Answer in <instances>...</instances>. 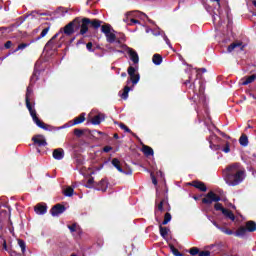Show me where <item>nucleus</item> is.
<instances>
[{
    "mask_svg": "<svg viewBox=\"0 0 256 256\" xmlns=\"http://www.w3.org/2000/svg\"><path fill=\"white\" fill-rule=\"evenodd\" d=\"M224 180L230 187H237L245 179V170L239 163L229 165L223 172Z\"/></svg>",
    "mask_w": 256,
    "mask_h": 256,
    "instance_id": "1",
    "label": "nucleus"
},
{
    "mask_svg": "<svg viewBox=\"0 0 256 256\" xmlns=\"http://www.w3.org/2000/svg\"><path fill=\"white\" fill-rule=\"evenodd\" d=\"M75 19H78V23H76V30L80 29V35L87 34V32L89 31V27L95 30L99 29L101 27V24L103 23V21L99 19H90L87 17H76Z\"/></svg>",
    "mask_w": 256,
    "mask_h": 256,
    "instance_id": "2",
    "label": "nucleus"
},
{
    "mask_svg": "<svg viewBox=\"0 0 256 256\" xmlns=\"http://www.w3.org/2000/svg\"><path fill=\"white\" fill-rule=\"evenodd\" d=\"M35 103L26 104V108L28 109L30 116L32 117V121L39 127L40 129H44V131H49V125L45 124V122L41 121L37 116V110L34 109Z\"/></svg>",
    "mask_w": 256,
    "mask_h": 256,
    "instance_id": "3",
    "label": "nucleus"
},
{
    "mask_svg": "<svg viewBox=\"0 0 256 256\" xmlns=\"http://www.w3.org/2000/svg\"><path fill=\"white\" fill-rule=\"evenodd\" d=\"M101 33H104L106 37L107 43H118V45H121V40L117 38V35L111 31H115L112 29L111 24H104L101 25Z\"/></svg>",
    "mask_w": 256,
    "mask_h": 256,
    "instance_id": "4",
    "label": "nucleus"
},
{
    "mask_svg": "<svg viewBox=\"0 0 256 256\" xmlns=\"http://www.w3.org/2000/svg\"><path fill=\"white\" fill-rule=\"evenodd\" d=\"M38 79H39V72L34 71L32 76L30 77V84L27 87L26 94H25L26 105H28V103H32L31 96L33 95V85L34 83H37Z\"/></svg>",
    "mask_w": 256,
    "mask_h": 256,
    "instance_id": "5",
    "label": "nucleus"
},
{
    "mask_svg": "<svg viewBox=\"0 0 256 256\" xmlns=\"http://www.w3.org/2000/svg\"><path fill=\"white\" fill-rule=\"evenodd\" d=\"M77 23H79V19L74 18V20H72L65 27L60 29V31L58 32L59 35L60 33H64V35H67V37H71V35L75 33V29H77Z\"/></svg>",
    "mask_w": 256,
    "mask_h": 256,
    "instance_id": "6",
    "label": "nucleus"
},
{
    "mask_svg": "<svg viewBox=\"0 0 256 256\" xmlns=\"http://www.w3.org/2000/svg\"><path fill=\"white\" fill-rule=\"evenodd\" d=\"M219 201H221V196L217 195L213 191H209L202 199L203 205H211L212 203H219Z\"/></svg>",
    "mask_w": 256,
    "mask_h": 256,
    "instance_id": "7",
    "label": "nucleus"
},
{
    "mask_svg": "<svg viewBox=\"0 0 256 256\" xmlns=\"http://www.w3.org/2000/svg\"><path fill=\"white\" fill-rule=\"evenodd\" d=\"M122 49L126 51V53L129 55L131 61L137 65L139 63V54H137V51H135L133 48L127 46V45H122Z\"/></svg>",
    "mask_w": 256,
    "mask_h": 256,
    "instance_id": "8",
    "label": "nucleus"
},
{
    "mask_svg": "<svg viewBox=\"0 0 256 256\" xmlns=\"http://www.w3.org/2000/svg\"><path fill=\"white\" fill-rule=\"evenodd\" d=\"M127 71L130 77V81L134 85H137L139 83V80L141 79V75H139V72H137V69L133 66H129Z\"/></svg>",
    "mask_w": 256,
    "mask_h": 256,
    "instance_id": "9",
    "label": "nucleus"
},
{
    "mask_svg": "<svg viewBox=\"0 0 256 256\" xmlns=\"http://www.w3.org/2000/svg\"><path fill=\"white\" fill-rule=\"evenodd\" d=\"M65 211H67L65 205L58 203L51 208L50 214L52 217H58V215L65 213Z\"/></svg>",
    "mask_w": 256,
    "mask_h": 256,
    "instance_id": "10",
    "label": "nucleus"
},
{
    "mask_svg": "<svg viewBox=\"0 0 256 256\" xmlns=\"http://www.w3.org/2000/svg\"><path fill=\"white\" fill-rule=\"evenodd\" d=\"M59 37V33H56L45 45V49L50 51H57L58 47H61V45L57 44L55 39Z\"/></svg>",
    "mask_w": 256,
    "mask_h": 256,
    "instance_id": "11",
    "label": "nucleus"
},
{
    "mask_svg": "<svg viewBox=\"0 0 256 256\" xmlns=\"http://www.w3.org/2000/svg\"><path fill=\"white\" fill-rule=\"evenodd\" d=\"M32 141L34 145L38 147H47V140L44 135L37 134L32 137Z\"/></svg>",
    "mask_w": 256,
    "mask_h": 256,
    "instance_id": "12",
    "label": "nucleus"
},
{
    "mask_svg": "<svg viewBox=\"0 0 256 256\" xmlns=\"http://www.w3.org/2000/svg\"><path fill=\"white\" fill-rule=\"evenodd\" d=\"M113 167H115V169H117V171H119V173H124V175H132L133 171L131 170H123V167H121V161H119L117 158H113L111 161Z\"/></svg>",
    "mask_w": 256,
    "mask_h": 256,
    "instance_id": "13",
    "label": "nucleus"
},
{
    "mask_svg": "<svg viewBox=\"0 0 256 256\" xmlns=\"http://www.w3.org/2000/svg\"><path fill=\"white\" fill-rule=\"evenodd\" d=\"M188 253H190L192 256L198 255V256H211V251L209 250H199L198 247H192L188 250Z\"/></svg>",
    "mask_w": 256,
    "mask_h": 256,
    "instance_id": "14",
    "label": "nucleus"
},
{
    "mask_svg": "<svg viewBox=\"0 0 256 256\" xmlns=\"http://www.w3.org/2000/svg\"><path fill=\"white\" fill-rule=\"evenodd\" d=\"M188 185L190 187H195V189H198L199 191H202V193L207 192V186L204 182H201L199 180H194L192 182H189Z\"/></svg>",
    "mask_w": 256,
    "mask_h": 256,
    "instance_id": "15",
    "label": "nucleus"
},
{
    "mask_svg": "<svg viewBox=\"0 0 256 256\" xmlns=\"http://www.w3.org/2000/svg\"><path fill=\"white\" fill-rule=\"evenodd\" d=\"M108 187H109V182L107 181V179L100 180L96 185L97 191H102L103 193L107 191Z\"/></svg>",
    "mask_w": 256,
    "mask_h": 256,
    "instance_id": "16",
    "label": "nucleus"
},
{
    "mask_svg": "<svg viewBox=\"0 0 256 256\" xmlns=\"http://www.w3.org/2000/svg\"><path fill=\"white\" fill-rule=\"evenodd\" d=\"M34 211L37 215H45L47 213V204L38 203L34 207Z\"/></svg>",
    "mask_w": 256,
    "mask_h": 256,
    "instance_id": "17",
    "label": "nucleus"
},
{
    "mask_svg": "<svg viewBox=\"0 0 256 256\" xmlns=\"http://www.w3.org/2000/svg\"><path fill=\"white\" fill-rule=\"evenodd\" d=\"M52 155L54 159H56L57 161H61V159L65 157V151L62 148H57L53 150Z\"/></svg>",
    "mask_w": 256,
    "mask_h": 256,
    "instance_id": "18",
    "label": "nucleus"
},
{
    "mask_svg": "<svg viewBox=\"0 0 256 256\" xmlns=\"http://www.w3.org/2000/svg\"><path fill=\"white\" fill-rule=\"evenodd\" d=\"M239 48L241 51H243L244 46H243V42H234L232 44H230L227 48L228 53H233V51H235V49Z\"/></svg>",
    "mask_w": 256,
    "mask_h": 256,
    "instance_id": "19",
    "label": "nucleus"
},
{
    "mask_svg": "<svg viewBox=\"0 0 256 256\" xmlns=\"http://www.w3.org/2000/svg\"><path fill=\"white\" fill-rule=\"evenodd\" d=\"M92 125H101L102 121H105V114H97L91 120Z\"/></svg>",
    "mask_w": 256,
    "mask_h": 256,
    "instance_id": "20",
    "label": "nucleus"
},
{
    "mask_svg": "<svg viewBox=\"0 0 256 256\" xmlns=\"http://www.w3.org/2000/svg\"><path fill=\"white\" fill-rule=\"evenodd\" d=\"M246 230L249 233H255V231H256V222L253 221V220L247 221L246 222Z\"/></svg>",
    "mask_w": 256,
    "mask_h": 256,
    "instance_id": "21",
    "label": "nucleus"
},
{
    "mask_svg": "<svg viewBox=\"0 0 256 256\" xmlns=\"http://www.w3.org/2000/svg\"><path fill=\"white\" fill-rule=\"evenodd\" d=\"M199 101H202V103L205 102V84L203 82H199Z\"/></svg>",
    "mask_w": 256,
    "mask_h": 256,
    "instance_id": "22",
    "label": "nucleus"
},
{
    "mask_svg": "<svg viewBox=\"0 0 256 256\" xmlns=\"http://www.w3.org/2000/svg\"><path fill=\"white\" fill-rule=\"evenodd\" d=\"M142 152L144 153V155L146 157H151L154 155L153 148H151L150 146H147V145H142Z\"/></svg>",
    "mask_w": 256,
    "mask_h": 256,
    "instance_id": "23",
    "label": "nucleus"
},
{
    "mask_svg": "<svg viewBox=\"0 0 256 256\" xmlns=\"http://www.w3.org/2000/svg\"><path fill=\"white\" fill-rule=\"evenodd\" d=\"M222 215L224 217H227V219H230V221H235V214H233V211H231L227 208H224Z\"/></svg>",
    "mask_w": 256,
    "mask_h": 256,
    "instance_id": "24",
    "label": "nucleus"
},
{
    "mask_svg": "<svg viewBox=\"0 0 256 256\" xmlns=\"http://www.w3.org/2000/svg\"><path fill=\"white\" fill-rule=\"evenodd\" d=\"M256 79V74H252L246 78L242 79V85H249L251 83H253V81H255Z\"/></svg>",
    "mask_w": 256,
    "mask_h": 256,
    "instance_id": "25",
    "label": "nucleus"
},
{
    "mask_svg": "<svg viewBox=\"0 0 256 256\" xmlns=\"http://www.w3.org/2000/svg\"><path fill=\"white\" fill-rule=\"evenodd\" d=\"M152 63H154V65H161V63H163V56H161V54H154Z\"/></svg>",
    "mask_w": 256,
    "mask_h": 256,
    "instance_id": "26",
    "label": "nucleus"
},
{
    "mask_svg": "<svg viewBox=\"0 0 256 256\" xmlns=\"http://www.w3.org/2000/svg\"><path fill=\"white\" fill-rule=\"evenodd\" d=\"M239 143L242 147H247L249 145V138L247 137V134H242L240 136Z\"/></svg>",
    "mask_w": 256,
    "mask_h": 256,
    "instance_id": "27",
    "label": "nucleus"
},
{
    "mask_svg": "<svg viewBox=\"0 0 256 256\" xmlns=\"http://www.w3.org/2000/svg\"><path fill=\"white\" fill-rule=\"evenodd\" d=\"M129 91H131V87L129 86H125L124 89H123V92H119V95L121 97V99H128L129 98Z\"/></svg>",
    "mask_w": 256,
    "mask_h": 256,
    "instance_id": "28",
    "label": "nucleus"
},
{
    "mask_svg": "<svg viewBox=\"0 0 256 256\" xmlns=\"http://www.w3.org/2000/svg\"><path fill=\"white\" fill-rule=\"evenodd\" d=\"M247 228L241 226L240 228L237 229V231L234 233L236 237H245V234L247 233Z\"/></svg>",
    "mask_w": 256,
    "mask_h": 256,
    "instance_id": "29",
    "label": "nucleus"
},
{
    "mask_svg": "<svg viewBox=\"0 0 256 256\" xmlns=\"http://www.w3.org/2000/svg\"><path fill=\"white\" fill-rule=\"evenodd\" d=\"M159 231H160V235H161V237H163V239H166V237L169 235V228L163 227V225L159 226Z\"/></svg>",
    "mask_w": 256,
    "mask_h": 256,
    "instance_id": "30",
    "label": "nucleus"
},
{
    "mask_svg": "<svg viewBox=\"0 0 256 256\" xmlns=\"http://www.w3.org/2000/svg\"><path fill=\"white\" fill-rule=\"evenodd\" d=\"M73 193H75V189L71 186H68L65 190H63L65 197H73Z\"/></svg>",
    "mask_w": 256,
    "mask_h": 256,
    "instance_id": "31",
    "label": "nucleus"
},
{
    "mask_svg": "<svg viewBox=\"0 0 256 256\" xmlns=\"http://www.w3.org/2000/svg\"><path fill=\"white\" fill-rule=\"evenodd\" d=\"M85 121V113L80 114L78 117L74 118V125H81Z\"/></svg>",
    "mask_w": 256,
    "mask_h": 256,
    "instance_id": "32",
    "label": "nucleus"
},
{
    "mask_svg": "<svg viewBox=\"0 0 256 256\" xmlns=\"http://www.w3.org/2000/svg\"><path fill=\"white\" fill-rule=\"evenodd\" d=\"M18 245L21 249L22 255H25V251L27 249V245L25 244V240L23 239H18Z\"/></svg>",
    "mask_w": 256,
    "mask_h": 256,
    "instance_id": "33",
    "label": "nucleus"
},
{
    "mask_svg": "<svg viewBox=\"0 0 256 256\" xmlns=\"http://www.w3.org/2000/svg\"><path fill=\"white\" fill-rule=\"evenodd\" d=\"M169 247L174 256H183V253L179 252V250L175 248L173 244H170Z\"/></svg>",
    "mask_w": 256,
    "mask_h": 256,
    "instance_id": "34",
    "label": "nucleus"
},
{
    "mask_svg": "<svg viewBox=\"0 0 256 256\" xmlns=\"http://www.w3.org/2000/svg\"><path fill=\"white\" fill-rule=\"evenodd\" d=\"M171 219H172L171 213L167 212L164 215V220L162 222V225H167L169 222H171Z\"/></svg>",
    "mask_w": 256,
    "mask_h": 256,
    "instance_id": "35",
    "label": "nucleus"
},
{
    "mask_svg": "<svg viewBox=\"0 0 256 256\" xmlns=\"http://www.w3.org/2000/svg\"><path fill=\"white\" fill-rule=\"evenodd\" d=\"M0 238L2 239V248L4 249V251L11 253V250L9 249V247H7V240H5V237L1 235Z\"/></svg>",
    "mask_w": 256,
    "mask_h": 256,
    "instance_id": "36",
    "label": "nucleus"
},
{
    "mask_svg": "<svg viewBox=\"0 0 256 256\" xmlns=\"http://www.w3.org/2000/svg\"><path fill=\"white\" fill-rule=\"evenodd\" d=\"M49 29H51V26H47L46 28H44L37 39H43V37H45L47 33H49Z\"/></svg>",
    "mask_w": 256,
    "mask_h": 256,
    "instance_id": "37",
    "label": "nucleus"
},
{
    "mask_svg": "<svg viewBox=\"0 0 256 256\" xmlns=\"http://www.w3.org/2000/svg\"><path fill=\"white\" fill-rule=\"evenodd\" d=\"M74 135L78 138H81V137H83V135H85V130L76 128V129H74Z\"/></svg>",
    "mask_w": 256,
    "mask_h": 256,
    "instance_id": "38",
    "label": "nucleus"
},
{
    "mask_svg": "<svg viewBox=\"0 0 256 256\" xmlns=\"http://www.w3.org/2000/svg\"><path fill=\"white\" fill-rule=\"evenodd\" d=\"M26 47H29V44L27 43H21L17 46V48L13 51V53H17V51H23V49H26Z\"/></svg>",
    "mask_w": 256,
    "mask_h": 256,
    "instance_id": "39",
    "label": "nucleus"
},
{
    "mask_svg": "<svg viewBox=\"0 0 256 256\" xmlns=\"http://www.w3.org/2000/svg\"><path fill=\"white\" fill-rule=\"evenodd\" d=\"M215 139H219L218 136H216L215 133H212L209 137H208V141L210 143V147H213V141H215Z\"/></svg>",
    "mask_w": 256,
    "mask_h": 256,
    "instance_id": "40",
    "label": "nucleus"
},
{
    "mask_svg": "<svg viewBox=\"0 0 256 256\" xmlns=\"http://www.w3.org/2000/svg\"><path fill=\"white\" fill-rule=\"evenodd\" d=\"M220 231L222 233H225V235H233L234 234L233 230L226 228V227L220 228Z\"/></svg>",
    "mask_w": 256,
    "mask_h": 256,
    "instance_id": "41",
    "label": "nucleus"
},
{
    "mask_svg": "<svg viewBox=\"0 0 256 256\" xmlns=\"http://www.w3.org/2000/svg\"><path fill=\"white\" fill-rule=\"evenodd\" d=\"M214 209H215V211H221V213H223V210H225V207H223V204L217 202L214 205Z\"/></svg>",
    "mask_w": 256,
    "mask_h": 256,
    "instance_id": "42",
    "label": "nucleus"
},
{
    "mask_svg": "<svg viewBox=\"0 0 256 256\" xmlns=\"http://www.w3.org/2000/svg\"><path fill=\"white\" fill-rule=\"evenodd\" d=\"M184 85H189V89H193V91L195 90V83H191V76L184 82Z\"/></svg>",
    "mask_w": 256,
    "mask_h": 256,
    "instance_id": "43",
    "label": "nucleus"
},
{
    "mask_svg": "<svg viewBox=\"0 0 256 256\" xmlns=\"http://www.w3.org/2000/svg\"><path fill=\"white\" fill-rule=\"evenodd\" d=\"M165 204V198H163L160 203L157 205V210L160 211L161 213H163V211H165V209L163 208V205Z\"/></svg>",
    "mask_w": 256,
    "mask_h": 256,
    "instance_id": "44",
    "label": "nucleus"
},
{
    "mask_svg": "<svg viewBox=\"0 0 256 256\" xmlns=\"http://www.w3.org/2000/svg\"><path fill=\"white\" fill-rule=\"evenodd\" d=\"M119 127L120 129H123V131H125L126 133H133V131H131V129L127 127V125H125L124 123H120Z\"/></svg>",
    "mask_w": 256,
    "mask_h": 256,
    "instance_id": "45",
    "label": "nucleus"
},
{
    "mask_svg": "<svg viewBox=\"0 0 256 256\" xmlns=\"http://www.w3.org/2000/svg\"><path fill=\"white\" fill-rule=\"evenodd\" d=\"M86 49H87L90 53L95 52V49H93V42H88V43L86 44Z\"/></svg>",
    "mask_w": 256,
    "mask_h": 256,
    "instance_id": "46",
    "label": "nucleus"
},
{
    "mask_svg": "<svg viewBox=\"0 0 256 256\" xmlns=\"http://www.w3.org/2000/svg\"><path fill=\"white\" fill-rule=\"evenodd\" d=\"M68 229H69L70 233H75V231H77V224L74 223L72 225H68Z\"/></svg>",
    "mask_w": 256,
    "mask_h": 256,
    "instance_id": "47",
    "label": "nucleus"
},
{
    "mask_svg": "<svg viewBox=\"0 0 256 256\" xmlns=\"http://www.w3.org/2000/svg\"><path fill=\"white\" fill-rule=\"evenodd\" d=\"M93 183H95V180L93 178L88 179L86 187H88V189H91V187H93Z\"/></svg>",
    "mask_w": 256,
    "mask_h": 256,
    "instance_id": "48",
    "label": "nucleus"
},
{
    "mask_svg": "<svg viewBox=\"0 0 256 256\" xmlns=\"http://www.w3.org/2000/svg\"><path fill=\"white\" fill-rule=\"evenodd\" d=\"M224 153H230L231 151V146L229 145V142H226L225 147L222 150Z\"/></svg>",
    "mask_w": 256,
    "mask_h": 256,
    "instance_id": "49",
    "label": "nucleus"
},
{
    "mask_svg": "<svg viewBox=\"0 0 256 256\" xmlns=\"http://www.w3.org/2000/svg\"><path fill=\"white\" fill-rule=\"evenodd\" d=\"M137 24L139 25L141 24V22L135 18H131L130 23H128V25H137Z\"/></svg>",
    "mask_w": 256,
    "mask_h": 256,
    "instance_id": "50",
    "label": "nucleus"
},
{
    "mask_svg": "<svg viewBox=\"0 0 256 256\" xmlns=\"http://www.w3.org/2000/svg\"><path fill=\"white\" fill-rule=\"evenodd\" d=\"M218 133L221 135V137H225L226 139H231V136L227 135L225 132L217 129Z\"/></svg>",
    "mask_w": 256,
    "mask_h": 256,
    "instance_id": "51",
    "label": "nucleus"
},
{
    "mask_svg": "<svg viewBox=\"0 0 256 256\" xmlns=\"http://www.w3.org/2000/svg\"><path fill=\"white\" fill-rule=\"evenodd\" d=\"M13 45V42L11 40H8L5 44H4V47L5 49H11Z\"/></svg>",
    "mask_w": 256,
    "mask_h": 256,
    "instance_id": "52",
    "label": "nucleus"
},
{
    "mask_svg": "<svg viewBox=\"0 0 256 256\" xmlns=\"http://www.w3.org/2000/svg\"><path fill=\"white\" fill-rule=\"evenodd\" d=\"M211 149H214V151H219V149H221V145L219 144H213L212 143V147H210Z\"/></svg>",
    "mask_w": 256,
    "mask_h": 256,
    "instance_id": "53",
    "label": "nucleus"
},
{
    "mask_svg": "<svg viewBox=\"0 0 256 256\" xmlns=\"http://www.w3.org/2000/svg\"><path fill=\"white\" fill-rule=\"evenodd\" d=\"M103 151H104V153H109V151H113V147H111V146H105V147L103 148Z\"/></svg>",
    "mask_w": 256,
    "mask_h": 256,
    "instance_id": "54",
    "label": "nucleus"
},
{
    "mask_svg": "<svg viewBox=\"0 0 256 256\" xmlns=\"http://www.w3.org/2000/svg\"><path fill=\"white\" fill-rule=\"evenodd\" d=\"M130 13H140V15H143L144 17H147V15L145 13L139 12V11L128 12L127 15H130Z\"/></svg>",
    "mask_w": 256,
    "mask_h": 256,
    "instance_id": "55",
    "label": "nucleus"
},
{
    "mask_svg": "<svg viewBox=\"0 0 256 256\" xmlns=\"http://www.w3.org/2000/svg\"><path fill=\"white\" fill-rule=\"evenodd\" d=\"M212 3H217L218 7H221V0H210Z\"/></svg>",
    "mask_w": 256,
    "mask_h": 256,
    "instance_id": "56",
    "label": "nucleus"
},
{
    "mask_svg": "<svg viewBox=\"0 0 256 256\" xmlns=\"http://www.w3.org/2000/svg\"><path fill=\"white\" fill-rule=\"evenodd\" d=\"M152 183L153 185H157V178L155 176H152Z\"/></svg>",
    "mask_w": 256,
    "mask_h": 256,
    "instance_id": "57",
    "label": "nucleus"
},
{
    "mask_svg": "<svg viewBox=\"0 0 256 256\" xmlns=\"http://www.w3.org/2000/svg\"><path fill=\"white\" fill-rule=\"evenodd\" d=\"M198 71H201L202 73H207V69H205V68H200V69H198Z\"/></svg>",
    "mask_w": 256,
    "mask_h": 256,
    "instance_id": "58",
    "label": "nucleus"
},
{
    "mask_svg": "<svg viewBox=\"0 0 256 256\" xmlns=\"http://www.w3.org/2000/svg\"><path fill=\"white\" fill-rule=\"evenodd\" d=\"M132 137H135L136 139H139V136H137V134H135L134 132L130 133Z\"/></svg>",
    "mask_w": 256,
    "mask_h": 256,
    "instance_id": "59",
    "label": "nucleus"
},
{
    "mask_svg": "<svg viewBox=\"0 0 256 256\" xmlns=\"http://www.w3.org/2000/svg\"><path fill=\"white\" fill-rule=\"evenodd\" d=\"M194 201H199V196H193Z\"/></svg>",
    "mask_w": 256,
    "mask_h": 256,
    "instance_id": "60",
    "label": "nucleus"
},
{
    "mask_svg": "<svg viewBox=\"0 0 256 256\" xmlns=\"http://www.w3.org/2000/svg\"><path fill=\"white\" fill-rule=\"evenodd\" d=\"M8 253H10L11 256L16 254L15 251H13V250H10V252H8Z\"/></svg>",
    "mask_w": 256,
    "mask_h": 256,
    "instance_id": "61",
    "label": "nucleus"
},
{
    "mask_svg": "<svg viewBox=\"0 0 256 256\" xmlns=\"http://www.w3.org/2000/svg\"><path fill=\"white\" fill-rule=\"evenodd\" d=\"M121 77H127V73L126 72H122L121 73Z\"/></svg>",
    "mask_w": 256,
    "mask_h": 256,
    "instance_id": "62",
    "label": "nucleus"
},
{
    "mask_svg": "<svg viewBox=\"0 0 256 256\" xmlns=\"http://www.w3.org/2000/svg\"><path fill=\"white\" fill-rule=\"evenodd\" d=\"M114 139H119V134L115 133L114 134Z\"/></svg>",
    "mask_w": 256,
    "mask_h": 256,
    "instance_id": "63",
    "label": "nucleus"
},
{
    "mask_svg": "<svg viewBox=\"0 0 256 256\" xmlns=\"http://www.w3.org/2000/svg\"><path fill=\"white\" fill-rule=\"evenodd\" d=\"M179 3H187V0H180Z\"/></svg>",
    "mask_w": 256,
    "mask_h": 256,
    "instance_id": "64",
    "label": "nucleus"
}]
</instances>
